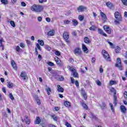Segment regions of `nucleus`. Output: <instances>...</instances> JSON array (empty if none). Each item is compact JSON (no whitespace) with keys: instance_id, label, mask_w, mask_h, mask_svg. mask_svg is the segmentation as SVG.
Masks as SVG:
<instances>
[{"instance_id":"obj_1","label":"nucleus","mask_w":127,"mask_h":127,"mask_svg":"<svg viewBox=\"0 0 127 127\" xmlns=\"http://www.w3.org/2000/svg\"><path fill=\"white\" fill-rule=\"evenodd\" d=\"M115 17L116 19L115 20V23L116 24H120V21L123 20V17H122V14L119 11H116L114 13Z\"/></svg>"},{"instance_id":"obj_2","label":"nucleus","mask_w":127,"mask_h":127,"mask_svg":"<svg viewBox=\"0 0 127 127\" xmlns=\"http://www.w3.org/2000/svg\"><path fill=\"white\" fill-rule=\"evenodd\" d=\"M30 8L32 11H36V12H40L43 10L42 6L36 4H33Z\"/></svg>"},{"instance_id":"obj_3","label":"nucleus","mask_w":127,"mask_h":127,"mask_svg":"<svg viewBox=\"0 0 127 127\" xmlns=\"http://www.w3.org/2000/svg\"><path fill=\"white\" fill-rule=\"evenodd\" d=\"M102 53L104 59H105L107 62H111V57H110L109 53H108V52L105 50H103Z\"/></svg>"},{"instance_id":"obj_4","label":"nucleus","mask_w":127,"mask_h":127,"mask_svg":"<svg viewBox=\"0 0 127 127\" xmlns=\"http://www.w3.org/2000/svg\"><path fill=\"white\" fill-rule=\"evenodd\" d=\"M53 77H55V79H57L58 81H64V77L62 75L57 74V72L53 71Z\"/></svg>"},{"instance_id":"obj_5","label":"nucleus","mask_w":127,"mask_h":127,"mask_svg":"<svg viewBox=\"0 0 127 127\" xmlns=\"http://www.w3.org/2000/svg\"><path fill=\"white\" fill-rule=\"evenodd\" d=\"M111 91L112 92V93H114L113 104L115 105V106H117V102H118L117 97V90H116V89H115V88H112L111 90Z\"/></svg>"},{"instance_id":"obj_6","label":"nucleus","mask_w":127,"mask_h":127,"mask_svg":"<svg viewBox=\"0 0 127 127\" xmlns=\"http://www.w3.org/2000/svg\"><path fill=\"white\" fill-rule=\"evenodd\" d=\"M74 53L76 56H81L82 55V50L79 48H76L74 50Z\"/></svg>"},{"instance_id":"obj_7","label":"nucleus","mask_w":127,"mask_h":127,"mask_svg":"<svg viewBox=\"0 0 127 127\" xmlns=\"http://www.w3.org/2000/svg\"><path fill=\"white\" fill-rule=\"evenodd\" d=\"M117 60V63L115 64L116 67H118L119 70H123V68L122 67V61L121 60V59L118 58Z\"/></svg>"},{"instance_id":"obj_8","label":"nucleus","mask_w":127,"mask_h":127,"mask_svg":"<svg viewBox=\"0 0 127 127\" xmlns=\"http://www.w3.org/2000/svg\"><path fill=\"white\" fill-rule=\"evenodd\" d=\"M69 70L72 72V74L73 75V77L74 78H78L79 77V74H78V72H77V71H76V69L70 67L69 68Z\"/></svg>"},{"instance_id":"obj_9","label":"nucleus","mask_w":127,"mask_h":127,"mask_svg":"<svg viewBox=\"0 0 127 127\" xmlns=\"http://www.w3.org/2000/svg\"><path fill=\"white\" fill-rule=\"evenodd\" d=\"M63 37L65 41L67 43H70V41L68 40L69 39V34L67 32H64L63 34Z\"/></svg>"},{"instance_id":"obj_10","label":"nucleus","mask_w":127,"mask_h":127,"mask_svg":"<svg viewBox=\"0 0 127 127\" xmlns=\"http://www.w3.org/2000/svg\"><path fill=\"white\" fill-rule=\"evenodd\" d=\"M85 9H87V8L83 5H80L77 8L78 12H82L84 11Z\"/></svg>"},{"instance_id":"obj_11","label":"nucleus","mask_w":127,"mask_h":127,"mask_svg":"<svg viewBox=\"0 0 127 127\" xmlns=\"http://www.w3.org/2000/svg\"><path fill=\"white\" fill-rule=\"evenodd\" d=\"M103 28L104 30L106 31V32H107V33H108L109 34H111L112 31L111 30V28H110V27L107 26H104L103 27Z\"/></svg>"},{"instance_id":"obj_12","label":"nucleus","mask_w":127,"mask_h":127,"mask_svg":"<svg viewBox=\"0 0 127 127\" xmlns=\"http://www.w3.org/2000/svg\"><path fill=\"white\" fill-rule=\"evenodd\" d=\"M99 106L102 110H106V109H107V104H106V103L104 102H103L102 104H99Z\"/></svg>"},{"instance_id":"obj_13","label":"nucleus","mask_w":127,"mask_h":127,"mask_svg":"<svg viewBox=\"0 0 127 127\" xmlns=\"http://www.w3.org/2000/svg\"><path fill=\"white\" fill-rule=\"evenodd\" d=\"M22 122H23V123H24V122H25L27 125H29L30 124V120H29V119H28V117L27 116L25 117L24 120L22 119Z\"/></svg>"},{"instance_id":"obj_14","label":"nucleus","mask_w":127,"mask_h":127,"mask_svg":"<svg viewBox=\"0 0 127 127\" xmlns=\"http://www.w3.org/2000/svg\"><path fill=\"white\" fill-rule=\"evenodd\" d=\"M120 110H121L122 113L123 114H126L127 113V108L124 105H121L120 107Z\"/></svg>"},{"instance_id":"obj_15","label":"nucleus","mask_w":127,"mask_h":127,"mask_svg":"<svg viewBox=\"0 0 127 127\" xmlns=\"http://www.w3.org/2000/svg\"><path fill=\"white\" fill-rule=\"evenodd\" d=\"M55 60L57 64H58V65H59V66H61L62 63H61V61H60V59H59L57 57H56L55 58Z\"/></svg>"},{"instance_id":"obj_16","label":"nucleus","mask_w":127,"mask_h":127,"mask_svg":"<svg viewBox=\"0 0 127 127\" xmlns=\"http://www.w3.org/2000/svg\"><path fill=\"white\" fill-rule=\"evenodd\" d=\"M55 34V30H51V31H49L47 33V35L48 36H53Z\"/></svg>"},{"instance_id":"obj_17","label":"nucleus","mask_w":127,"mask_h":127,"mask_svg":"<svg viewBox=\"0 0 127 127\" xmlns=\"http://www.w3.org/2000/svg\"><path fill=\"white\" fill-rule=\"evenodd\" d=\"M82 45L83 51H84V52H85V53H88V52H89V50L88 49L87 47H86V46L84 45V44H82Z\"/></svg>"},{"instance_id":"obj_18","label":"nucleus","mask_w":127,"mask_h":127,"mask_svg":"<svg viewBox=\"0 0 127 127\" xmlns=\"http://www.w3.org/2000/svg\"><path fill=\"white\" fill-rule=\"evenodd\" d=\"M98 33H99V34H101V35H103V36H105V37H107V36L106 34L104 32V31H103L102 29H98Z\"/></svg>"},{"instance_id":"obj_19","label":"nucleus","mask_w":127,"mask_h":127,"mask_svg":"<svg viewBox=\"0 0 127 127\" xmlns=\"http://www.w3.org/2000/svg\"><path fill=\"white\" fill-rule=\"evenodd\" d=\"M20 76L21 77V78H23L24 80H26V73L25 72L22 71Z\"/></svg>"},{"instance_id":"obj_20","label":"nucleus","mask_w":127,"mask_h":127,"mask_svg":"<svg viewBox=\"0 0 127 127\" xmlns=\"http://www.w3.org/2000/svg\"><path fill=\"white\" fill-rule=\"evenodd\" d=\"M58 91L59 93H63L64 92V89L61 87L60 85H57Z\"/></svg>"},{"instance_id":"obj_21","label":"nucleus","mask_w":127,"mask_h":127,"mask_svg":"<svg viewBox=\"0 0 127 127\" xmlns=\"http://www.w3.org/2000/svg\"><path fill=\"white\" fill-rule=\"evenodd\" d=\"M100 14L103 20H107V15L103 12H100Z\"/></svg>"},{"instance_id":"obj_22","label":"nucleus","mask_w":127,"mask_h":127,"mask_svg":"<svg viewBox=\"0 0 127 127\" xmlns=\"http://www.w3.org/2000/svg\"><path fill=\"white\" fill-rule=\"evenodd\" d=\"M11 65L14 70H17V67L16 66V64L14 63V61H12Z\"/></svg>"},{"instance_id":"obj_23","label":"nucleus","mask_w":127,"mask_h":127,"mask_svg":"<svg viewBox=\"0 0 127 127\" xmlns=\"http://www.w3.org/2000/svg\"><path fill=\"white\" fill-rule=\"evenodd\" d=\"M46 91L48 95V96L50 95L52 93V91H51V88L50 87H48L46 89Z\"/></svg>"},{"instance_id":"obj_24","label":"nucleus","mask_w":127,"mask_h":127,"mask_svg":"<svg viewBox=\"0 0 127 127\" xmlns=\"http://www.w3.org/2000/svg\"><path fill=\"white\" fill-rule=\"evenodd\" d=\"M106 5L107 7H109V8H112L113 7V3L110 2H106Z\"/></svg>"},{"instance_id":"obj_25","label":"nucleus","mask_w":127,"mask_h":127,"mask_svg":"<svg viewBox=\"0 0 127 127\" xmlns=\"http://www.w3.org/2000/svg\"><path fill=\"white\" fill-rule=\"evenodd\" d=\"M41 122V120L40 119V118L39 117H37L35 121L36 125H39Z\"/></svg>"},{"instance_id":"obj_26","label":"nucleus","mask_w":127,"mask_h":127,"mask_svg":"<svg viewBox=\"0 0 127 127\" xmlns=\"http://www.w3.org/2000/svg\"><path fill=\"white\" fill-rule=\"evenodd\" d=\"M64 105L65 107H67V108H70V107H71V104L68 101L64 102Z\"/></svg>"},{"instance_id":"obj_27","label":"nucleus","mask_w":127,"mask_h":127,"mask_svg":"<svg viewBox=\"0 0 127 127\" xmlns=\"http://www.w3.org/2000/svg\"><path fill=\"white\" fill-rule=\"evenodd\" d=\"M72 24L74 26H76V25H78V21H77V20L76 19H73Z\"/></svg>"},{"instance_id":"obj_28","label":"nucleus","mask_w":127,"mask_h":127,"mask_svg":"<svg viewBox=\"0 0 127 127\" xmlns=\"http://www.w3.org/2000/svg\"><path fill=\"white\" fill-rule=\"evenodd\" d=\"M84 42L86 43L87 44H89L90 43V39H88V37H85L84 38Z\"/></svg>"},{"instance_id":"obj_29","label":"nucleus","mask_w":127,"mask_h":127,"mask_svg":"<svg viewBox=\"0 0 127 127\" xmlns=\"http://www.w3.org/2000/svg\"><path fill=\"white\" fill-rule=\"evenodd\" d=\"M82 96L83 97L84 100H87V94L85 91H82Z\"/></svg>"},{"instance_id":"obj_30","label":"nucleus","mask_w":127,"mask_h":127,"mask_svg":"<svg viewBox=\"0 0 127 127\" xmlns=\"http://www.w3.org/2000/svg\"><path fill=\"white\" fill-rule=\"evenodd\" d=\"M3 41V39H1L0 40V47L2 48V50H4V48L3 47V45H2V42Z\"/></svg>"},{"instance_id":"obj_31","label":"nucleus","mask_w":127,"mask_h":127,"mask_svg":"<svg viewBox=\"0 0 127 127\" xmlns=\"http://www.w3.org/2000/svg\"><path fill=\"white\" fill-rule=\"evenodd\" d=\"M38 42L41 46H43V45H44V42H43V40H38Z\"/></svg>"},{"instance_id":"obj_32","label":"nucleus","mask_w":127,"mask_h":127,"mask_svg":"<svg viewBox=\"0 0 127 127\" xmlns=\"http://www.w3.org/2000/svg\"><path fill=\"white\" fill-rule=\"evenodd\" d=\"M116 84H117V82L115 80H111L110 81V85L111 86L113 85H116Z\"/></svg>"},{"instance_id":"obj_33","label":"nucleus","mask_w":127,"mask_h":127,"mask_svg":"<svg viewBox=\"0 0 127 127\" xmlns=\"http://www.w3.org/2000/svg\"><path fill=\"white\" fill-rule=\"evenodd\" d=\"M0 1L3 4H7L8 3V1L7 0H0Z\"/></svg>"},{"instance_id":"obj_34","label":"nucleus","mask_w":127,"mask_h":127,"mask_svg":"<svg viewBox=\"0 0 127 127\" xmlns=\"http://www.w3.org/2000/svg\"><path fill=\"white\" fill-rule=\"evenodd\" d=\"M81 105H82L83 108H84V109H85V110H88V106L86 105V104H85L84 103H82Z\"/></svg>"},{"instance_id":"obj_35","label":"nucleus","mask_w":127,"mask_h":127,"mask_svg":"<svg viewBox=\"0 0 127 127\" xmlns=\"http://www.w3.org/2000/svg\"><path fill=\"white\" fill-rule=\"evenodd\" d=\"M7 87L8 88H13V83L11 82H9L7 85Z\"/></svg>"},{"instance_id":"obj_36","label":"nucleus","mask_w":127,"mask_h":127,"mask_svg":"<svg viewBox=\"0 0 127 127\" xmlns=\"http://www.w3.org/2000/svg\"><path fill=\"white\" fill-rule=\"evenodd\" d=\"M10 24L12 26V27H15V23H14V21L13 20H11L10 21Z\"/></svg>"},{"instance_id":"obj_37","label":"nucleus","mask_w":127,"mask_h":127,"mask_svg":"<svg viewBox=\"0 0 127 127\" xmlns=\"http://www.w3.org/2000/svg\"><path fill=\"white\" fill-rule=\"evenodd\" d=\"M97 28L96 27V26H92L91 27H90V28H89V29H90V30H93V31H95V30H96V29Z\"/></svg>"},{"instance_id":"obj_38","label":"nucleus","mask_w":127,"mask_h":127,"mask_svg":"<svg viewBox=\"0 0 127 127\" xmlns=\"http://www.w3.org/2000/svg\"><path fill=\"white\" fill-rule=\"evenodd\" d=\"M111 108V110L112 111V112H115V109H114V105H113V104L110 103L109 104Z\"/></svg>"},{"instance_id":"obj_39","label":"nucleus","mask_w":127,"mask_h":127,"mask_svg":"<svg viewBox=\"0 0 127 127\" xmlns=\"http://www.w3.org/2000/svg\"><path fill=\"white\" fill-rule=\"evenodd\" d=\"M78 19L80 20V21H82L84 20V17L82 15H78Z\"/></svg>"},{"instance_id":"obj_40","label":"nucleus","mask_w":127,"mask_h":127,"mask_svg":"<svg viewBox=\"0 0 127 127\" xmlns=\"http://www.w3.org/2000/svg\"><path fill=\"white\" fill-rule=\"evenodd\" d=\"M9 97L12 101H13V100H14V97H13V95H12V94L9 93Z\"/></svg>"},{"instance_id":"obj_41","label":"nucleus","mask_w":127,"mask_h":127,"mask_svg":"<svg viewBox=\"0 0 127 127\" xmlns=\"http://www.w3.org/2000/svg\"><path fill=\"white\" fill-rule=\"evenodd\" d=\"M115 52L116 53H120V52H121V48H117L116 49H115Z\"/></svg>"},{"instance_id":"obj_42","label":"nucleus","mask_w":127,"mask_h":127,"mask_svg":"<svg viewBox=\"0 0 127 127\" xmlns=\"http://www.w3.org/2000/svg\"><path fill=\"white\" fill-rule=\"evenodd\" d=\"M55 54L56 55H57V56H60V55H61L60 54V51H55Z\"/></svg>"},{"instance_id":"obj_43","label":"nucleus","mask_w":127,"mask_h":127,"mask_svg":"<svg viewBox=\"0 0 127 127\" xmlns=\"http://www.w3.org/2000/svg\"><path fill=\"white\" fill-rule=\"evenodd\" d=\"M107 42L110 45L112 48H114V44H113V43L110 42L109 41H107Z\"/></svg>"},{"instance_id":"obj_44","label":"nucleus","mask_w":127,"mask_h":127,"mask_svg":"<svg viewBox=\"0 0 127 127\" xmlns=\"http://www.w3.org/2000/svg\"><path fill=\"white\" fill-rule=\"evenodd\" d=\"M124 5H127V0H121Z\"/></svg>"},{"instance_id":"obj_45","label":"nucleus","mask_w":127,"mask_h":127,"mask_svg":"<svg viewBox=\"0 0 127 127\" xmlns=\"http://www.w3.org/2000/svg\"><path fill=\"white\" fill-rule=\"evenodd\" d=\"M33 97L34 99H35V101H36V100H38V99H39L38 96L36 94H33Z\"/></svg>"},{"instance_id":"obj_46","label":"nucleus","mask_w":127,"mask_h":127,"mask_svg":"<svg viewBox=\"0 0 127 127\" xmlns=\"http://www.w3.org/2000/svg\"><path fill=\"white\" fill-rule=\"evenodd\" d=\"M47 64H48V65H49V66H54V63L51 62H48Z\"/></svg>"},{"instance_id":"obj_47","label":"nucleus","mask_w":127,"mask_h":127,"mask_svg":"<svg viewBox=\"0 0 127 127\" xmlns=\"http://www.w3.org/2000/svg\"><path fill=\"white\" fill-rule=\"evenodd\" d=\"M96 83L97 85H98V86L102 85V83L101 82V81H100V80H97L96 81Z\"/></svg>"},{"instance_id":"obj_48","label":"nucleus","mask_w":127,"mask_h":127,"mask_svg":"<svg viewBox=\"0 0 127 127\" xmlns=\"http://www.w3.org/2000/svg\"><path fill=\"white\" fill-rule=\"evenodd\" d=\"M16 51H17V52H19V51H20V48L19 47V46H16Z\"/></svg>"},{"instance_id":"obj_49","label":"nucleus","mask_w":127,"mask_h":127,"mask_svg":"<svg viewBox=\"0 0 127 127\" xmlns=\"http://www.w3.org/2000/svg\"><path fill=\"white\" fill-rule=\"evenodd\" d=\"M46 48L48 51H50L51 50V48L49 46H47Z\"/></svg>"},{"instance_id":"obj_50","label":"nucleus","mask_w":127,"mask_h":127,"mask_svg":"<svg viewBox=\"0 0 127 127\" xmlns=\"http://www.w3.org/2000/svg\"><path fill=\"white\" fill-rule=\"evenodd\" d=\"M71 22L69 20H65L64 21V24H69Z\"/></svg>"},{"instance_id":"obj_51","label":"nucleus","mask_w":127,"mask_h":127,"mask_svg":"<svg viewBox=\"0 0 127 127\" xmlns=\"http://www.w3.org/2000/svg\"><path fill=\"white\" fill-rule=\"evenodd\" d=\"M39 1L40 2V3H42L43 2H46L47 0H39Z\"/></svg>"},{"instance_id":"obj_52","label":"nucleus","mask_w":127,"mask_h":127,"mask_svg":"<svg viewBox=\"0 0 127 127\" xmlns=\"http://www.w3.org/2000/svg\"><path fill=\"white\" fill-rule=\"evenodd\" d=\"M71 81L72 84H75V79L73 77L71 78Z\"/></svg>"},{"instance_id":"obj_53","label":"nucleus","mask_w":127,"mask_h":127,"mask_svg":"<svg viewBox=\"0 0 127 127\" xmlns=\"http://www.w3.org/2000/svg\"><path fill=\"white\" fill-rule=\"evenodd\" d=\"M36 47L39 49V50H41V49L40 48V46L39 45V44H36Z\"/></svg>"},{"instance_id":"obj_54","label":"nucleus","mask_w":127,"mask_h":127,"mask_svg":"<svg viewBox=\"0 0 127 127\" xmlns=\"http://www.w3.org/2000/svg\"><path fill=\"white\" fill-rule=\"evenodd\" d=\"M74 83L76 87H79V81H78L77 80H76L75 82Z\"/></svg>"},{"instance_id":"obj_55","label":"nucleus","mask_w":127,"mask_h":127,"mask_svg":"<svg viewBox=\"0 0 127 127\" xmlns=\"http://www.w3.org/2000/svg\"><path fill=\"white\" fill-rule=\"evenodd\" d=\"M21 6H26V4L24 2H22L21 3Z\"/></svg>"},{"instance_id":"obj_56","label":"nucleus","mask_w":127,"mask_h":127,"mask_svg":"<svg viewBox=\"0 0 127 127\" xmlns=\"http://www.w3.org/2000/svg\"><path fill=\"white\" fill-rule=\"evenodd\" d=\"M42 20V18L41 17V16H39L38 17V21H39V22H41Z\"/></svg>"},{"instance_id":"obj_57","label":"nucleus","mask_w":127,"mask_h":127,"mask_svg":"<svg viewBox=\"0 0 127 127\" xmlns=\"http://www.w3.org/2000/svg\"><path fill=\"white\" fill-rule=\"evenodd\" d=\"M65 126L67 127H71V124H70L68 122H66V123L65 124Z\"/></svg>"},{"instance_id":"obj_58","label":"nucleus","mask_w":127,"mask_h":127,"mask_svg":"<svg viewBox=\"0 0 127 127\" xmlns=\"http://www.w3.org/2000/svg\"><path fill=\"white\" fill-rule=\"evenodd\" d=\"M96 61V59H95V57H93L91 59V62L92 63H94Z\"/></svg>"},{"instance_id":"obj_59","label":"nucleus","mask_w":127,"mask_h":127,"mask_svg":"<svg viewBox=\"0 0 127 127\" xmlns=\"http://www.w3.org/2000/svg\"><path fill=\"white\" fill-rule=\"evenodd\" d=\"M124 98L125 99H127V91H125L124 92Z\"/></svg>"},{"instance_id":"obj_60","label":"nucleus","mask_w":127,"mask_h":127,"mask_svg":"<svg viewBox=\"0 0 127 127\" xmlns=\"http://www.w3.org/2000/svg\"><path fill=\"white\" fill-rule=\"evenodd\" d=\"M52 118L54 121H57V120H58L57 117H56L55 116H52Z\"/></svg>"},{"instance_id":"obj_61","label":"nucleus","mask_w":127,"mask_h":127,"mask_svg":"<svg viewBox=\"0 0 127 127\" xmlns=\"http://www.w3.org/2000/svg\"><path fill=\"white\" fill-rule=\"evenodd\" d=\"M36 102H37V103L38 104V105H40V104H41V103H40V100H39V99H37L36 100Z\"/></svg>"},{"instance_id":"obj_62","label":"nucleus","mask_w":127,"mask_h":127,"mask_svg":"<svg viewBox=\"0 0 127 127\" xmlns=\"http://www.w3.org/2000/svg\"><path fill=\"white\" fill-rule=\"evenodd\" d=\"M46 21H47V22H50V20H51L50 18L49 17L46 18Z\"/></svg>"},{"instance_id":"obj_63","label":"nucleus","mask_w":127,"mask_h":127,"mask_svg":"<svg viewBox=\"0 0 127 127\" xmlns=\"http://www.w3.org/2000/svg\"><path fill=\"white\" fill-rule=\"evenodd\" d=\"M20 47H22V48H23L24 47V44L22 43H21L20 44Z\"/></svg>"},{"instance_id":"obj_64","label":"nucleus","mask_w":127,"mask_h":127,"mask_svg":"<svg viewBox=\"0 0 127 127\" xmlns=\"http://www.w3.org/2000/svg\"><path fill=\"white\" fill-rule=\"evenodd\" d=\"M2 92H3V93H6V91H5V88H4V87H2Z\"/></svg>"}]
</instances>
